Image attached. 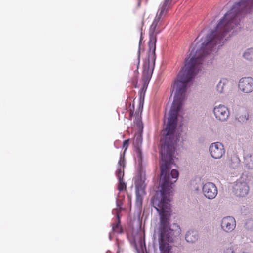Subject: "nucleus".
I'll list each match as a JSON object with an SVG mask.
<instances>
[{
	"mask_svg": "<svg viewBox=\"0 0 253 253\" xmlns=\"http://www.w3.org/2000/svg\"><path fill=\"white\" fill-rule=\"evenodd\" d=\"M253 12V0H239L235 2L218 22L214 31L208 35L200 49L196 45L192 49L184 67L179 73L173 87L177 96L186 92L188 83L201 70L204 58L217 44L223 42L226 37L240 28L241 19Z\"/></svg>",
	"mask_w": 253,
	"mask_h": 253,
	"instance_id": "obj_1",
	"label": "nucleus"
},
{
	"mask_svg": "<svg viewBox=\"0 0 253 253\" xmlns=\"http://www.w3.org/2000/svg\"><path fill=\"white\" fill-rule=\"evenodd\" d=\"M172 91L174 92V100L169 112L168 124L165 129V140L164 142L161 141V189L156 192L151 199V202H153L155 199L159 200L160 202L169 201L168 197L172 192V185L176 181L179 176L178 171L176 169H173L170 173L172 178L170 179L169 170L173 163L172 156L174 152V144L171 138H173V134L176 128L178 113L185 98V92H181V93L178 96L176 90L173 87ZM164 134H165V133H164Z\"/></svg>",
	"mask_w": 253,
	"mask_h": 253,
	"instance_id": "obj_2",
	"label": "nucleus"
},
{
	"mask_svg": "<svg viewBox=\"0 0 253 253\" xmlns=\"http://www.w3.org/2000/svg\"><path fill=\"white\" fill-rule=\"evenodd\" d=\"M171 6V3L164 0L149 29L150 39L148 43L149 49L148 58L144 62L142 78V85L139 91V109L141 108V110L145 94L154 68L157 35L164 29V18Z\"/></svg>",
	"mask_w": 253,
	"mask_h": 253,
	"instance_id": "obj_3",
	"label": "nucleus"
},
{
	"mask_svg": "<svg viewBox=\"0 0 253 253\" xmlns=\"http://www.w3.org/2000/svg\"><path fill=\"white\" fill-rule=\"evenodd\" d=\"M169 201L160 202L155 199L151 203L160 215L158 238L160 253H170L171 247L170 243L173 242V236L179 233V227L177 224L173 226L176 229H171L170 226V218L171 210Z\"/></svg>",
	"mask_w": 253,
	"mask_h": 253,
	"instance_id": "obj_4",
	"label": "nucleus"
},
{
	"mask_svg": "<svg viewBox=\"0 0 253 253\" xmlns=\"http://www.w3.org/2000/svg\"><path fill=\"white\" fill-rule=\"evenodd\" d=\"M117 170L116 172V175L119 180L118 189L120 191H123L126 188V185L123 181V177L124 175L125 161L124 158H120L118 162Z\"/></svg>",
	"mask_w": 253,
	"mask_h": 253,
	"instance_id": "obj_5",
	"label": "nucleus"
},
{
	"mask_svg": "<svg viewBox=\"0 0 253 253\" xmlns=\"http://www.w3.org/2000/svg\"><path fill=\"white\" fill-rule=\"evenodd\" d=\"M239 89L245 93H250L253 91V78L251 77L242 78L239 81Z\"/></svg>",
	"mask_w": 253,
	"mask_h": 253,
	"instance_id": "obj_6",
	"label": "nucleus"
},
{
	"mask_svg": "<svg viewBox=\"0 0 253 253\" xmlns=\"http://www.w3.org/2000/svg\"><path fill=\"white\" fill-rule=\"evenodd\" d=\"M211 155L214 159H219L225 154L223 144L220 142L212 143L209 148Z\"/></svg>",
	"mask_w": 253,
	"mask_h": 253,
	"instance_id": "obj_7",
	"label": "nucleus"
},
{
	"mask_svg": "<svg viewBox=\"0 0 253 253\" xmlns=\"http://www.w3.org/2000/svg\"><path fill=\"white\" fill-rule=\"evenodd\" d=\"M203 192L207 198L213 199L217 194V189L214 183L208 182L203 185Z\"/></svg>",
	"mask_w": 253,
	"mask_h": 253,
	"instance_id": "obj_8",
	"label": "nucleus"
},
{
	"mask_svg": "<svg viewBox=\"0 0 253 253\" xmlns=\"http://www.w3.org/2000/svg\"><path fill=\"white\" fill-rule=\"evenodd\" d=\"M214 114L216 118L219 121H225L229 116V111L227 107L223 105H219L214 107Z\"/></svg>",
	"mask_w": 253,
	"mask_h": 253,
	"instance_id": "obj_9",
	"label": "nucleus"
},
{
	"mask_svg": "<svg viewBox=\"0 0 253 253\" xmlns=\"http://www.w3.org/2000/svg\"><path fill=\"white\" fill-rule=\"evenodd\" d=\"M249 191V186L245 182L237 181L234 186V192L237 196L244 197Z\"/></svg>",
	"mask_w": 253,
	"mask_h": 253,
	"instance_id": "obj_10",
	"label": "nucleus"
},
{
	"mask_svg": "<svg viewBox=\"0 0 253 253\" xmlns=\"http://www.w3.org/2000/svg\"><path fill=\"white\" fill-rule=\"evenodd\" d=\"M236 225L235 219L232 216L224 217L221 221V228L226 232H230L234 230Z\"/></svg>",
	"mask_w": 253,
	"mask_h": 253,
	"instance_id": "obj_11",
	"label": "nucleus"
},
{
	"mask_svg": "<svg viewBox=\"0 0 253 253\" xmlns=\"http://www.w3.org/2000/svg\"><path fill=\"white\" fill-rule=\"evenodd\" d=\"M136 202L138 205H141L143 201V196L145 195L144 189L141 186L136 185Z\"/></svg>",
	"mask_w": 253,
	"mask_h": 253,
	"instance_id": "obj_12",
	"label": "nucleus"
},
{
	"mask_svg": "<svg viewBox=\"0 0 253 253\" xmlns=\"http://www.w3.org/2000/svg\"><path fill=\"white\" fill-rule=\"evenodd\" d=\"M198 238V232L195 230H189L185 235V240L187 242L194 243Z\"/></svg>",
	"mask_w": 253,
	"mask_h": 253,
	"instance_id": "obj_13",
	"label": "nucleus"
},
{
	"mask_svg": "<svg viewBox=\"0 0 253 253\" xmlns=\"http://www.w3.org/2000/svg\"><path fill=\"white\" fill-rule=\"evenodd\" d=\"M216 88L218 92H224L228 88V81L226 79H222L217 85Z\"/></svg>",
	"mask_w": 253,
	"mask_h": 253,
	"instance_id": "obj_14",
	"label": "nucleus"
},
{
	"mask_svg": "<svg viewBox=\"0 0 253 253\" xmlns=\"http://www.w3.org/2000/svg\"><path fill=\"white\" fill-rule=\"evenodd\" d=\"M248 113L246 110H240L236 115L237 119L240 122H244L248 119Z\"/></svg>",
	"mask_w": 253,
	"mask_h": 253,
	"instance_id": "obj_15",
	"label": "nucleus"
},
{
	"mask_svg": "<svg viewBox=\"0 0 253 253\" xmlns=\"http://www.w3.org/2000/svg\"><path fill=\"white\" fill-rule=\"evenodd\" d=\"M117 221L112 225V230L118 233H122L123 231L120 225V219L118 214H117Z\"/></svg>",
	"mask_w": 253,
	"mask_h": 253,
	"instance_id": "obj_16",
	"label": "nucleus"
},
{
	"mask_svg": "<svg viewBox=\"0 0 253 253\" xmlns=\"http://www.w3.org/2000/svg\"><path fill=\"white\" fill-rule=\"evenodd\" d=\"M244 57L248 60L253 59V49H249L245 52L243 55Z\"/></svg>",
	"mask_w": 253,
	"mask_h": 253,
	"instance_id": "obj_17",
	"label": "nucleus"
},
{
	"mask_svg": "<svg viewBox=\"0 0 253 253\" xmlns=\"http://www.w3.org/2000/svg\"><path fill=\"white\" fill-rule=\"evenodd\" d=\"M129 139H126L123 142L122 148L125 149L124 152H125L129 146Z\"/></svg>",
	"mask_w": 253,
	"mask_h": 253,
	"instance_id": "obj_18",
	"label": "nucleus"
},
{
	"mask_svg": "<svg viewBox=\"0 0 253 253\" xmlns=\"http://www.w3.org/2000/svg\"><path fill=\"white\" fill-rule=\"evenodd\" d=\"M224 253H235L233 246H231L227 248L225 250Z\"/></svg>",
	"mask_w": 253,
	"mask_h": 253,
	"instance_id": "obj_19",
	"label": "nucleus"
},
{
	"mask_svg": "<svg viewBox=\"0 0 253 253\" xmlns=\"http://www.w3.org/2000/svg\"><path fill=\"white\" fill-rule=\"evenodd\" d=\"M134 123L137 125L138 128H140L142 127V122L141 121L139 117L136 119V120L134 121Z\"/></svg>",
	"mask_w": 253,
	"mask_h": 253,
	"instance_id": "obj_20",
	"label": "nucleus"
},
{
	"mask_svg": "<svg viewBox=\"0 0 253 253\" xmlns=\"http://www.w3.org/2000/svg\"><path fill=\"white\" fill-rule=\"evenodd\" d=\"M134 110V104L132 105V108L130 107L129 110H130V114H129V119H131V117L133 116V111Z\"/></svg>",
	"mask_w": 253,
	"mask_h": 253,
	"instance_id": "obj_21",
	"label": "nucleus"
},
{
	"mask_svg": "<svg viewBox=\"0 0 253 253\" xmlns=\"http://www.w3.org/2000/svg\"><path fill=\"white\" fill-rule=\"evenodd\" d=\"M133 2L136 3V7H139L141 5V0H133Z\"/></svg>",
	"mask_w": 253,
	"mask_h": 253,
	"instance_id": "obj_22",
	"label": "nucleus"
},
{
	"mask_svg": "<svg viewBox=\"0 0 253 253\" xmlns=\"http://www.w3.org/2000/svg\"><path fill=\"white\" fill-rule=\"evenodd\" d=\"M133 84L134 85V87L135 88L138 87L139 86L137 85V83H135L134 80L133 81Z\"/></svg>",
	"mask_w": 253,
	"mask_h": 253,
	"instance_id": "obj_23",
	"label": "nucleus"
},
{
	"mask_svg": "<svg viewBox=\"0 0 253 253\" xmlns=\"http://www.w3.org/2000/svg\"><path fill=\"white\" fill-rule=\"evenodd\" d=\"M143 25H144V22H143V20H142L141 21V30H142V27L143 26Z\"/></svg>",
	"mask_w": 253,
	"mask_h": 253,
	"instance_id": "obj_24",
	"label": "nucleus"
},
{
	"mask_svg": "<svg viewBox=\"0 0 253 253\" xmlns=\"http://www.w3.org/2000/svg\"><path fill=\"white\" fill-rule=\"evenodd\" d=\"M242 253H247V252H243Z\"/></svg>",
	"mask_w": 253,
	"mask_h": 253,
	"instance_id": "obj_25",
	"label": "nucleus"
},
{
	"mask_svg": "<svg viewBox=\"0 0 253 253\" xmlns=\"http://www.w3.org/2000/svg\"><path fill=\"white\" fill-rule=\"evenodd\" d=\"M120 252L119 251H118L116 253H119Z\"/></svg>",
	"mask_w": 253,
	"mask_h": 253,
	"instance_id": "obj_26",
	"label": "nucleus"
}]
</instances>
